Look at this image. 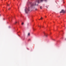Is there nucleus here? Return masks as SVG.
<instances>
[{
    "label": "nucleus",
    "instance_id": "f257e3e1",
    "mask_svg": "<svg viewBox=\"0 0 66 66\" xmlns=\"http://www.w3.org/2000/svg\"><path fill=\"white\" fill-rule=\"evenodd\" d=\"M39 0L40 1L42 2L43 1V0H37L34 3H32L31 4V6L30 7H28V8L26 7L25 11L26 13L27 14L28 13V12L30 10V9H31L33 6H34L35 5H38V4L39 3Z\"/></svg>",
    "mask_w": 66,
    "mask_h": 66
},
{
    "label": "nucleus",
    "instance_id": "f03ea898",
    "mask_svg": "<svg viewBox=\"0 0 66 66\" xmlns=\"http://www.w3.org/2000/svg\"><path fill=\"white\" fill-rule=\"evenodd\" d=\"M66 13V11H64V10H61V11L60 12V13Z\"/></svg>",
    "mask_w": 66,
    "mask_h": 66
},
{
    "label": "nucleus",
    "instance_id": "7ed1b4c3",
    "mask_svg": "<svg viewBox=\"0 0 66 66\" xmlns=\"http://www.w3.org/2000/svg\"><path fill=\"white\" fill-rule=\"evenodd\" d=\"M44 36H45V37H47V36H48L46 34H44Z\"/></svg>",
    "mask_w": 66,
    "mask_h": 66
},
{
    "label": "nucleus",
    "instance_id": "20e7f679",
    "mask_svg": "<svg viewBox=\"0 0 66 66\" xmlns=\"http://www.w3.org/2000/svg\"><path fill=\"white\" fill-rule=\"evenodd\" d=\"M7 6H10V4H8V3H7Z\"/></svg>",
    "mask_w": 66,
    "mask_h": 66
},
{
    "label": "nucleus",
    "instance_id": "39448f33",
    "mask_svg": "<svg viewBox=\"0 0 66 66\" xmlns=\"http://www.w3.org/2000/svg\"><path fill=\"white\" fill-rule=\"evenodd\" d=\"M30 33H28V36H30Z\"/></svg>",
    "mask_w": 66,
    "mask_h": 66
},
{
    "label": "nucleus",
    "instance_id": "423d86ee",
    "mask_svg": "<svg viewBox=\"0 0 66 66\" xmlns=\"http://www.w3.org/2000/svg\"><path fill=\"white\" fill-rule=\"evenodd\" d=\"M24 24V23H23V22L22 23H21V24L22 25H23V24Z\"/></svg>",
    "mask_w": 66,
    "mask_h": 66
},
{
    "label": "nucleus",
    "instance_id": "0eeeda50",
    "mask_svg": "<svg viewBox=\"0 0 66 66\" xmlns=\"http://www.w3.org/2000/svg\"><path fill=\"white\" fill-rule=\"evenodd\" d=\"M43 19V18H42V17H41L40 19H41V20H42Z\"/></svg>",
    "mask_w": 66,
    "mask_h": 66
},
{
    "label": "nucleus",
    "instance_id": "6e6552de",
    "mask_svg": "<svg viewBox=\"0 0 66 66\" xmlns=\"http://www.w3.org/2000/svg\"><path fill=\"white\" fill-rule=\"evenodd\" d=\"M42 6H40V9H42Z\"/></svg>",
    "mask_w": 66,
    "mask_h": 66
},
{
    "label": "nucleus",
    "instance_id": "1a4fd4ad",
    "mask_svg": "<svg viewBox=\"0 0 66 66\" xmlns=\"http://www.w3.org/2000/svg\"><path fill=\"white\" fill-rule=\"evenodd\" d=\"M11 9V8H9L8 9L9 10H10Z\"/></svg>",
    "mask_w": 66,
    "mask_h": 66
},
{
    "label": "nucleus",
    "instance_id": "9d476101",
    "mask_svg": "<svg viewBox=\"0 0 66 66\" xmlns=\"http://www.w3.org/2000/svg\"><path fill=\"white\" fill-rule=\"evenodd\" d=\"M39 27L40 28H41V26H39Z\"/></svg>",
    "mask_w": 66,
    "mask_h": 66
},
{
    "label": "nucleus",
    "instance_id": "9b49d317",
    "mask_svg": "<svg viewBox=\"0 0 66 66\" xmlns=\"http://www.w3.org/2000/svg\"><path fill=\"white\" fill-rule=\"evenodd\" d=\"M15 23H17V22H15Z\"/></svg>",
    "mask_w": 66,
    "mask_h": 66
},
{
    "label": "nucleus",
    "instance_id": "f8f14e48",
    "mask_svg": "<svg viewBox=\"0 0 66 66\" xmlns=\"http://www.w3.org/2000/svg\"><path fill=\"white\" fill-rule=\"evenodd\" d=\"M35 10H37V9H35Z\"/></svg>",
    "mask_w": 66,
    "mask_h": 66
},
{
    "label": "nucleus",
    "instance_id": "ddd939ff",
    "mask_svg": "<svg viewBox=\"0 0 66 66\" xmlns=\"http://www.w3.org/2000/svg\"><path fill=\"white\" fill-rule=\"evenodd\" d=\"M65 40H66V38L65 39Z\"/></svg>",
    "mask_w": 66,
    "mask_h": 66
},
{
    "label": "nucleus",
    "instance_id": "4468645a",
    "mask_svg": "<svg viewBox=\"0 0 66 66\" xmlns=\"http://www.w3.org/2000/svg\"><path fill=\"white\" fill-rule=\"evenodd\" d=\"M0 16H1V14H0Z\"/></svg>",
    "mask_w": 66,
    "mask_h": 66
},
{
    "label": "nucleus",
    "instance_id": "2eb2a0df",
    "mask_svg": "<svg viewBox=\"0 0 66 66\" xmlns=\"http://www.w3.org/2000/svg\"><path fill=\"white\" fill-rule=\"evenodd\" d=\"M45 17H47V16H45Z\"/></svg>",
    "mask_w": 66,
    "mask_h": 66
}]
</instances>
